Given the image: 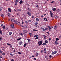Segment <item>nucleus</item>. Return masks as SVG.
Returning a JSON list of instances; mask_svg holds the SVG:
<instances>
[{
  "instance_id": "f257e3e1",
  "label": "nucleus",
  "mask_w": 61,
  "mask_h": 61,
  "mask_svg": "<svg viewBox=\"0 0 61 61\" xmlns=\"http://www.w3.org/2000/svg\"><path fill=\"white\" fill-rule=\"evenodd\" d=\"M42 41H39L38 42V44L40 46H41L42 45Z\"/></svg>"
},
{
  "instance_id": "f03ea898",
  "label": "nucleus",
  "mask_w": 61,
  "mask_h": 61,
  "mask_svg": "<svg viewBox=\"0 0 61 61\" xmlns=\"http://www.w3.org/2000/svg\"><path fill=\"white\" fill-rule=\"evenodd\" d=\"M15 23L16 24H17L18 25H20V22H19L17 21H15Z\"/></svg>"
},
{
  "instance_id": "7ed1b4c3",
  "label": "nucleus",
  "mask_w": 61,
  "mask_h": 61,
  "mask_svg": "<svg viewBox=\"0 0 61 61\" xmlns=\"http://www.w3.org/2000/svg\"><path fill=\"white\" fill-rule=\"evenodd\" d=\"M50 13L51 17H53V13L52 12V11H50Z\"/></svg>"
},
{
  "instance_id": "20e7f679",
  "label": "nucleus",
  "mask_w": 61,
  "mask_h": 61,
  "mask_svg": "<svg viewBox=\"0 0 61 61\" xmlns=\"http://www.w3.org/2000/svg\"><path fill=\"white\" fill-rule=\"evenodd\" d=\"M54 28L55 29H56L57 28V26L56 25L54 26Z\"/></svg>"
},
{
  "instance_id": "39448f33",
  "label": "nucleus",
  "mask_w": 61,
  "mask_h": 61,
  "mask_svg": "<svg viewBox=\"0 0 61 61\" xmlns=\"http://www.w3.org/2000/svg\"><path fill=\"white\" fill-rule=\"evenodd\" d=\"M27 14L29 16H31V13H30V12H27Z\"/></svg>"
},
{
  "instance_id": "423d86ee",
  "label": "nucleus",
  "mask_w": 61,
  "mask_h": 61,
  "mask_svg": "<svg viewBox=\"0 0 61 61\" xmlns=\"http://www.w3.org/2000/svg\"><path fill=\"white\" fill-rule=\"evenodd\" d=\"M8 11L9 12H11L12 11L11 10V9H10V8H9L8 9Z\"/></svg>"
},
{
  "instance_id": "0eeeda50",
  "label": "nucleus",
  "mask_w": 61,
  "mask_h": 61,
  "mask_svg": "<svg viewBox=\"0 0 61 61\" xmlns=\"http://www.w3.org/2000/svg\"><path fill=\"white\" fill-rule=\"evenodd\" d=\"M41 29L43 31H44V32H45V29L43 28L42 27H41Z\"/></svg>"
},
{
  "instance_id": "6e6552de",
  "label": "nucleus",
  "mask_w": 61,
  "mask_h": 61,
  "mask_svg": "<svg viewBox=\"0 0 61 61\" xmlns=\"http://www.w3.org/2000/svg\"><path fill=\"white\" fill-rule=\"evenodd\" d=\"M11 21L12 22H15V20H14V19L13 18H12L11 19Z\"/></svg>"
},
{
  "instance_id": "1a4fd4ad",
  "label": "nucleus",
  "mask_w": 61,
  "mask_h": 61,
  "mask_svg": "<svg viewBox=\"0 0 61 61\" xmlns=\"http://www.w3.org/2000/svg\"><path fill=\"white\" fill-rule=\"evenodd\" d=\"M23 33L25 35V34L26 33H27V32H26V31L24 30L23 31Z\"/></svg>"
},
{
  "instance_id": "9d476101",
  "label": "nucleus",
  "mask_w": 61,
  "mask_h": 61,
  "mask_svg": "<svg viewBox=\"0 0 61 61\" xmlns=\"http://www.w3.org/2000/svg\"><path fill=\"white\" fill-rule=\"evenodd\" d=\"M11 26L12 28H14V24L12 23L11 24Z\"/></svg>"
},
{
  "instance_id": "9b49d317",
  "label": "nucleus",
  "mask_w": 61,
  "mask_h": 61,
  "mask_svg": "<svg viewBox=\"0 0 61 61\" xmlns=\"http://www.w3.org/2000/svg\"><path fill=\"white\" fill-rule=\"evenodd\" d=\"M33 31H34V32H36V31H38V30H35L34 29H33Z\"/></svg>"
},
{
  "instance_id": "f8f14e48",
  "label": "nucleus",
  "mask_w": 61,
  "mask_h": 61,
  "mask_svg": "<svg viewBox=\"0 0 61 61\" xmlns=\"http://www.w3.org/2000/svg\"><path fill=\"white\" fill-rule=\"evenodd\" d=\"M23 3V1L22 0H21L19 2V3L20 4H22Z\"/></svg>"
},
{
  "instance_id": "ddd939ff",
  "label": "nucleus",
  "mask_w": 61,
  "mask_h": 61,
  "mask_svg": "<svg viewBox=\"0 0 61 61\" xmlns=\"http://www.w3.org/2000/svg\"><path fill=\"white\" fill-rule=\"evenodd\" d=\"M57 53V51H55L53 52L52 54H56Z\"/></svg>"
},
{
  "instance_id": "4468645a",
  "label": "nucleus",
  "mask_w": 61,
  "mask_h": 61,
  "mask_svg": "<svg viewBox=\"0 0 61 61\" xmlns=\"http://www.w3.org/2000/svg\"><path fill=\"white\" fill-rule=\"evenodd\" d=\"M55 45H57V44H58V43L56 41H55Z\"/></svg>"
},
{
  "instance_id": "2eb2a0df",
  "label": "nucleus",
  "mask_w": 61,
  "mask_h": 61,
  "mask_svg": "<svg viewBox=\"0 0 61 61\" xmlns=\"http://www.w3.org/2000/svg\"><path fill=\"white\" fill-rule=\"evenodd\" d=\"M37 36H38V35H35L34 36V37H37Z\"/></svg>"
},
{
  "instance_id": "dca6fc26",
  "label": "nucleus",
  "mask_w": 61,
  "mask_h": 61,
  "mask_svg": "<svg viewBox=\"0 0 61 61\" xmlns=\"http://www.w3.org/2000/svg\"><path fill=\"white\" fill-rule=\"evenodd\" d=\"M22 43H23V42L22 41H20L19 42V45H21L22 44Z\"/></svg>"
},
{
  "instance_id": "f3484780",
  "label": "nucleus",
  "mask_w": 61,
  "mask_h": 61,
  "mask_svg": "<svg viewBox=\"0 0 61 61\" xmlns=\"http://www.w3.org/2000/svg\"><path fill=\"white\" fill-rule=\"evenodd\" d=\"M52 10L54 11H56V9L55 8H53L52 9Z\"/></svg>"
},
{
  "instance_id": "a211bd4d",
  "label": "nucleus",
  "mask_w": 61,
  "mask_h": 61,
  "mask_svg": "<svg viewBox=\"0 0 61 61\" xmlns=\"http://www.w3.org/2000/svg\"><path fill=\"white\" fill-rule=\"evenodd\" d=\"M27 45V44L25 43V44L24 45V47H25V46H26V45Z\"/></svg>"
},
{
  "instance_id": "6ab92c4d",
  "label": "nucleus",
  "mask_w": 61,
  "mask_h": 61,
  "mask_svg": "<svg viewBox=\"0 0 61 61\" xmlns=\"http://www.w3.org/2000/svg\"><path fill=\"white\" fill-rule=\"evenodd\" d=\"M55 18H58V16H55Z\"/></svg>"
},
{
  "instance_id": "aec40b11",
  "label": "nucleus",
  "mask_w": 61,
  "mask_h": 61,
  "mask_svg": "<svg viewBox=\"0 0 61 61\" xmlns=\"http://www.w3.org/2000/svg\"><path fill=\"white\" fill-rule=\"evenodd\" d=\"M48 27V28H49V30H51V27H50V26H47Z\"/></svg>"
},
{
  "instance_id": "412c9836",
  "label": "nucleus",
  "mask_w": 61,
  "mask_h": 61,
  "mask_svg": "<svg viewBox=\"0 0 61 61\" xmlns=\"http://www.w3.org/2000/svg\"><path fill=\"white\" fill-rule=\"evenodd\" d=\"M21 39V38H20L19 39H17V41H19V40H20Z\"/></svg>"
},
{
  "instance_id": "4be33fe9",
  "label": "nucleus",
  "mask_w": 61,
  "mask_h": 61,
  "mask_svg": "<svg viewBox=\"0 0 61 61\" xmlns=\"http://www.w3.org/2000/svg\"><path fill=\"white\" fill-rule=\"evenodd\" d=\"M27 40H28V42H30V41H31V40L29 39H27Z\"/></svg>"
},
{
  "instance_id": "5701e85b",
  "label": "nucleus",
  "mask_w": 61,
  "mask_h": 61,
  "mask_svg": "<svg viewBox=\"0 0 61 61\" xmlns=\"http://www.w3.org/2000/svg\"><path fill=\"white\" fill-rule=\"evenodd\" d=\"M45 43H48V41L47 40H46L45 41Z\"/></svg>"
},
{
  "instance_id": "b1692460",
  "label": "nucleus",
  "mask_w": 61,
  "mask_h": 61,
  "mask_svg": "<svg viewBox=\"0 0 61 61\" xmlns=\"http://www.w3.org/2000/svg\"><path fill=\"white\" fill-rule=\"evenodd\" d=\"M12 32H10L9 33V35H12Z\"/></svg>"
},
{
  "instance_id": "393cba45",
  "label": "nucleus",
  "mask_w": 61,
  "mask_h": 61,
  "mask_svg": "<svg viewBox=\"0 0 61 61\" xmlns=\"http://www.w3.org/2000/svg\"><path fill=\"white\" fill-rule=\"evenodd\" d=\"M36 21H39V19L37 18H36Z\"/></svg>"
},
{
  "instance_id": "a878e982",
  "label": "nucleus",
  "mask_w": 61,
  "mask_h": 61,
  "mask_svg": "<svg viewBox=\"0 0 61 61\" xmlns=\"http://www.w3.org/2000/svg\"><path fill=\"white\" fill-rule=\"evenodd\" d=\"M37 24H38V23L37 22L35 23L34 24L35 25H37Z\"/></svg>"
},
{
  "instance_id": "bb28decb",
  "label": "nucleus",
  "mask_w": 61,
  "mask_h": 61,
  "mask_svg": "<svg viewBox=\"0 0 61 61\" xmlns=\"http://www.w3.org/2000/svg\"><path fill=\"white\" fill-rule=\"evenodd\" d=\"M3 28V29H5V26H4L3 27H2Z\"/></svg>"
},
{
  "instance_id": "cd10ccee",
  "label": "nucleus",
  "mask_w": 61,
  "mask_h": 61,
  "mask_svg": "<svg viewBox=\"0 0 61 61\" xmlns=\"http://www.w3.org/2000/svg\"><path fill=\"white\" fill-rule=\"evenodd\" d=\"M18 11H21V10L20 9H19L18 10Z\"/></svg>"
},
{
  "instance_id": "c85d7f7f",
  "label": "nucleus",
  "mask_w": 61,
  "mask_h": 61,
  "mask_svg": "<svg viewBox=\"0 0 61 61\" xmlns=\"http://www.w3.org/2000/svg\"><path fill=\"white\" fill-rule=\"evenodd\" d=\"M16 0L15 1V3H18V0Z\"/></svg>"
},
{
  "instance_id": "c756f323",
  "label": "nucleus",
  "mask_w": 61,
  "mask_h": 61,
  "mask_svg": "<svg viewBox=\"0 0 61 61\" xmlns=\"http://www.w3.org/2000/svg\"><path fill=\"white\" fill-rule=\"evenodd\" d=\"M32 18H33V19L34 18H35V16H33V15L32 16Z\"/></svg>"
},
{
  "instance_id": "7c9ffc66",
  "label": "nucleus",
  "mask_w": 61,
  "mask_h": 61,
  "mask_svg": "<svg viewBox=\"0 0 61 61\" xmlns=\"http://www.w3.org/2000/svg\"><path fill=\"white\" fill-rule=\"evenodd\" d=\"M59 40V39L58 38H57L56 39V41H58Z\"/></svg>"
},
{
  "instance_id": "2f4dec72",
  "label": "nucleus",
  "mask_w": 61,
  "mask_h": 61,
  "mask_svg": "<svg viewBox=\"0 0 61 61\" xmlns=\"http://www.w3.org/2000/svg\"><path fill=\"white\" fill-rule=\"evenodd\" d=\"M29 35L30 36H31L32 35V33H30L29 34Z\"/></svg>"
},
{
  "instance_id": "473e14b6",
  "label": "nucleus",
  "mask_w": 61,
  "mask_h": 61,
  "mask_svg": "<svg viewBox=\"0 0 61 61\" xmlns=\"http://www.w3.org/2000/svg\"><path fill=\"white\" fill-rule=\"evenodd\" d=\"M46 48H44V51H46Z\"/></svg>"
},
{
  "instance_id": "72a5a7b5",
  "label": "nucleus",
  "mask_w": 61,
  "mask_h": 61,
  "mask_svg": "<svg viewBox=\"0 0 61 61\" xmlns=\"http://www.w3.org/2000/svg\"><path fill=\"white\" fill-rule=\"evenodd\" d=\"M10 56H14V54H10Z\"/></svg>"
},
{
  "instance_id": "f704fd0d",
  "label": "nucleus",
  "mask_w": 61,
  "mask_h": 61,
  "mask_svg": "<svg viewBox=\"0 0 61 61\" xmlns=\"http://www.w3.org/2000/svg\"><path fill=\"white\" fill-rule=\"evenodd\" d=\"M8 16H10V14L8 13Z\"/></svg>"
},
{
  "instance_id": "c9c22d12",
  "label": "nucleus",
  "mask_w": 61,
  "mask_h": 61,
  "mask_svg": "<svg viewBox=\"0 0 61 61\" xmlns=\"http://www.w3.org/2000/svg\"><path fill=\"white\" fill-rule=\"evenodd\" d=\"M43 45H46V43L44 42L43 43Z\"/></svg>"
},
{
  "instance_id": "e433bc0d",
  "label": "nucleus",
  "mask_w": 61,
  "mask_h": 61,
  "mask_svg": "<svg viewBox=\"0 0 61 61\" xmlns=\"http://www.w3.org/2000/svg\"><path fill=\"white\" fill-rule=\"evenodd\" d=\"M46 36H45L44 37V39H46Z\"/></svg>"
},
{
  "instance_id": "4c0bfd02",
  "label": "nucleus",
  "mask_w": 61,
  "mask_h": 61,
  "mask_svg": "<svg viewBox=\"0 0 61 61\" xmlns=\"http://www.w3.org/2000/svg\"><path fill=\"white\" fill-rule=\"evenodd\" d=\"M38 37H37L35 38V39H38Z\"/></svg>"
},
{
  "instance_id": "58836bf2",
  "label": "nucleus",
  "mask_w": 61,
  "mask_h": 61,
  "mask_svg": "<svg viewBox=\"0 0 61 61\" xmlns=\"http://www.w3.org/2000/svg\"><path fill=\"white\" fill-rule=\"evenodd\" d=\"M2 10V8H0V12H1V11Z\"/></svg>"
},
{
  "instance_id": "ea45409f",
  "label": "nucleus",
  "mask_w": 61,
  "mask_h": 61,
  "mask_svg": "<svg viewBox=\"0 0 61 61\" xmlns=\"http://www.w3.org/2000/svg\"><path fill=\"white\" fill-rule=\"evenodd\" d=\"M20 35H21V36H23V34L21 33H20Z\"/></svg>"
},
{
  "instance_id": "a19ab883",
  "label": "nucleus",
  "mask_w": 61,
  "mask_h": 61,
  "mask_svg": "<svg viewBox=\"0 0 61 61\" xmlns=\"http://www.w3.org/2000/svg\"><path fill=\"white\" fill-rule=\"evenodd\" d=\"M52 56L51 55H50V56H49V57H50V58H51V57Z\"/></svg>"
},
{
  "instance_id": "79ce46f5",
  "label": "nucleus",
  "mask_w": 61,
  "mask_h": 61,
  "mask_svg": "<svg viewBox=\"0 0 61 61\" xmlns=\"http://www.w3.org/2000/svg\"><path fill=\"white\" fill-rule=\"evenodd\" d=\"M1 16L2 17H4V15L3 14Z\"/></svg>"
},
{
  "instance_id": "37998d69",
  "label": "nucleus",
  "mask_w": 61,
  "mask_h": 61,
  "mask_svg": "<svg viewBox=\"0 0 61 61\" xmlns=\"http://www.w3.org/2000/svg\"><path fill=\"white\" fill-rule=\"evenodd\" d=\"M2 51L1 50H0V53L2 54Z\"/></svg>"
},
{
  "instance_id": "c03bdc74",
  "label": "nucleus",
  "mask_w": 61,
  "mask_h": 61,
  "mask_svg": "<svg viewBox=\"0 0 61 61\" xmlns=\"http://www.w3.org/2000/svg\"><path fill=\"white\" fill-rule=\"evenodd\" d=\"M31 9L29 8L28 9V10L29 11H30Z\"/></svg>"
},
{
  "instance_id": "a18cd8bd",
  "label": "nucleus",
  "mask_w": 61,
  "mask_h": 61,
  "mask_svg": "<svg viewBox=\"0 0 61 61\" xmlns=\"http://www.w3.org/2000/svg\"><path fill=\"white\" fill-rule=\"evenodd\" d=\"M0 34H2V31L0 30Z\"/></svg>"
},
{
  "instance_id": "49530a36",
  "label": "nucleus",
  "mask_w": 61,
  "mask_h": 61,
  "mask_svg": "<svg viewBox=\"0 0 61 61\" xmlns=\"http://www.w3.org/2000/svg\"><path fill=\"white\" fill-rule=\"evenodd\" d=\"M48 29V28H45V30H46Z\"/></svg>"
},
{
  "instance_id": "de8ad7c7",
  "label": "nucleus",
  "mask_w": 61,
  "mask_h": 61,
  "mask_svg": "<svg viewBox=\"0 0 61 61\" xmlns=\"http://www.w3.org/2000/svg\"><path fill=\"white\" fill-rule=\"evenodd\" d=\"M28 22H31V20H29Z\"/></svg>"
},
{
  "instance_id": "09e8293b",
  "label": "nucleus",
  "mask_w": 61,
  "mask_h": 61,
  "mask_svg": "<svg viewBox=\"0 0 61 61\" xmlns=\"http://www.w3.org/2000/svg\"><path fill=\"white\" fill-rule=\"evenodd\" d=\"M51 40V38H49V41H50Z\"/></svg>"
},
{
  "instance_id": "8fccbe9b",
  "label": "nucleus",
  "mask_w": 61,
  "mask_h": 61,
  "mask_svg": "<svg viewBox=\"0 0 61 61\" xmlns=\"http://www.w3.org/2000/svg\"><path fill=\"white\" fill-rule=\"evenodd\" d=\"M38 55H39L38 54H37L36 55V56H38Z\"/></svg>"
},
{
  "instance_id": "3c124183",
  "label": "nucleus",
  "mask_w": 61,
  "mask_h": 61,
  "mask_svg": "<svg viewBox=\"0 0 61 61\" xmlns=\"http://www.w3.org/2000/svg\"><path fill=\"white\" fill-rule=\"evenodd\" d=\"M29 58H32V56H30L29 57Z\"/></svg>"
},
{
  "instance_id": "603ef678",
  "label": "nucleus",
  "mask_w": 61,
  "mask_h": 61,
  "mask_svg": "<svg viewBox=\"0 0 61 61\" xmlns=\"http://www.w3.org/2000/svg\"><path fill=\"white\" fill-rule=\"evenodd\" d=\"M11 61H14V59H11Z\"/></svg>"
},
{
  "instance_id": "864d4df0",
  "label": "nucleus",
  "mask_w": 61,
  "mask_h": 61,
  "mask_svg": "<svg viewBox=\"0 0 61 61\" xmlns=\"http://www.w3.org/2000/svg\"><path fill=\"white\" fill-rule=\"evenodd\" d=\"M24 24V22L23 21H22V24Z\"/></svg>"
},
{
  "instance_id": "5fc2aeb1",
  "label": "nucleus",
  "mask_w": 61,
  "mask_h": 61,
  "mask_svg": "<svg viewBox=\"0 0 61 61\" xmlns=\"http://www.w3.org/2000/svg\"><path fill=\"white\" fill-rule=\"evenodd\" d=\"M46 36V35H43L42 36Z\"/></svg>"
},
{
  "instance_id": "6e6d98bb",
  "label": "nucleus",
  "mask_w": 61,
  "mask_h": 61,
  "mask_svg": "<svg viewBox=\"0 0 61 61\" xmlns=\"http://www.w3.org/2000/svg\"><path fill=\"white\" fill-rule=\"evenodd\" d=\"M34 60H36V59L35 58H34Z\"/></svg>"
},
{
  "instance_id": "4d7b16f0",
  "label": "nucleus",
  "mask_w": 61,
  "mask_h": 61,
  "mask_svg": "<svg viewBox=\"0 0 61 61\" xmlns=\"http://www.w3.org/2000/svg\"><path fill=\"white\" fill-rule=\"evenodd\" d=\"M43 20H46V18H43Z\"/></svg>"
},
{
  "instance_id": "13d9d810",
  "label": "nucleus",
  "mask_w": 61,
  "mask_h": 61,
  "mask_svg": "<svg viewBox=\"0 0 61 61\" xmlns=\"http://www.w3.org/2000/svg\"><path fill=\"white\" fill-rule=\"evenodd\" d=\"M25 22L26 23H28V22H27V21H25Z\"/></svg>"
},
{
  "instance_id": "bf43d9fd",
  "label": "nucleus",
  "mask_w": 61,
  "mask_h": 61,
  "mask_svg": "<svg viewBox=\"0 0 61 61\" xmlns=\"http://www.w3.org/2000/svg\"><path fill=\"white\" fill-rule=\"evenodd\" d=\"M41 53H43V50H41Z\"/></svg>"
},
{
  "instance_id": "052dcab7",
  "label": "nucleus",
  "mask_w": 61,
  "mask_h": 61,
  "mask_svg": "<svg viewBox=\"0 0 61 61\" xmlns=\"http://www.w3.org/2000/svg\"><path fill=\"white\" fill-rule=\"evenodd\" d=\"M2 55L4 56H5V54H2Z\"/></svg>"
},
{
  "instance_id": "680f3d73",
  "label": "nucleus",
  "mask_w": 61,
  "mask_h": 61,
  "mask_svg": "<svg viewBox=\"0 0 61 61\" xmlns=\"http://www.w3.org/2000/svg\"><path fill=\"white\" fill-rule=\"evenodd\" d=\"M41 17H44V16L43 15H41Z\"/></svg>"
},
{
  "instance_id": "e2e57ef3",
  "label": "nucleus",
  "mask_w": 61,
  "mask_h": 61,
  "mask_svg": "<svg viewBox=\"0 0 61 61\" xmlns=\"http://www.w3.org/2000/svg\"><path fill=\"white\" fill-rule=\"evenodd\" d=\"M3 25H4L3 24H2L1 26H3Z\"/></svg>"
},
{
  "instance_id": "0e129e2a",
  "label": "nucleus",
  "mask_w": 61,
  "mask_h": 61,
  "mask_svg": "<svg viewBox=\"0 0 61 61\" xmlns=\"http://www.w3.org/2000/svg\"><path fill=\"white\" fill-rule=\"evenodd\" d=\"M38 5H37L36 6V7H38Z\"/></svg>"
},
{
  "instance_id": "69168bd1",
  "label": "nucleus",
  "mask_w": 61,
  "mask_h": 61,
  "mask_svg": "<svg viewBox=\"0 0 61 61\" xmlns=\"http://www.w3.org/2000/svg\"><path fill=\"white\" fill-rule=\"evenodd\" d=\"M47 57V56H45V58H46Z\"/></svg>"
},
{
  "instance_id": "338daca9",
  "label": "nucleus",
  "mask_w": 61,
  "mask_h": 61,
  "mask_svg": "<svg viewBox=\"0 0 61 61\" xmlns=\"http://www.w3.org/2000/svg\"><path fill=\"white\" fill-rule=\"evenodd\" d=\"M17 5V4L16 3H15V5Z\"/></svg>"
},
{
  "instance_id": "774afa93",
  "label": "nucleus",
  "mask_w": 61,
  "mask_h": 61,
  "mask_svg": "<svg viewBox=\"0 0 61 61\" xmlns=\"http://www.w3.org/2000/svg\"><path fill=\"white\" fill-rule=\"evenodd\" d=\"M32 57H35V56H32Z\"/></svg>"
}]
</instances>
